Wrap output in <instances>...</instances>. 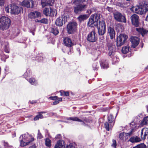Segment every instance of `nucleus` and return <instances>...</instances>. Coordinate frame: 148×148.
I'll return each instance as SVG.
<instances>
[{"mask_svg":"<svg viewBox=\"0 0 148 148\" xmlns=\"http://www.w3.org/2000/svg\"><path fill=\"white\" fill-rule=\"evenodd\" d=\"M83 2L82 0H75L73 3L76 5L74 8V11L76 14H79L81 12L84 11L87 8L86 4H82Z\"/></svg>","mask_w":148,"mask_h":148,"instance_id":"1","label":"nucleus"},{"mask_svg":"<svg viewBox=\"0 0 148 148\" xmlns=\"http://www.w3.org/2000/svg\"><path fill=\"white\" fill-rule=\"evenodd\" d=\"M11 24L10 19L5 16H2L0 18V29L3 30L7 29Z\"/></svg>","mask_w":148,"mask_h":148,"instance_id":"2","label":"nucleus"},{"mask_svg":"<svg viewBox=\"0 0 148 148\" xmlns=\"http://www.w3.org/2000/svg\"><path fill=\"white\" fill-rule=\"evenodd\" d=\"M22 138L26 141H28L27 142H25L23 140H21L20 145L21 147L25 146L29 144L31 142L33 141L34 140V138L32 137V136L29 135L28 133H27L21 135L20 137V139Z\"/></svg>","mask_w":148,"mask_h":148,"instance_id":"3","label":"nucleus"},{"mask_svg":"<svg viewBox=\"0 0 148 148\" xmlns=\"http://www.w3.org/2000/svg\"><path fill=\"white\" fill-rule=\"evenodd\" d=\"M128 38L127 36L124 34H120L116 40V45L117 47H120L125 43V41Z\"/></svg>","mask_w":148,"mask_h":148,"instance_id":"4","label":"nucleus"},{"mask_svg":"<svg viewBox=\"0 0 148 148\" xmlns=\"http://www.w3.org/2000/svg\"><path fill=\"white\" fill-rule=\"evenodd\" d=\"M133 130L132 129L130 132L129 133L122 132L119 135L120 140L122 142L126 141L131 136L133 132Z\"/></svg>","mask_w":148,"mask_h":148,"instance_id":"5","label":"nucleus"},{"mask_svg":"<svg viewBox=\"0 0 148 148\" xmlns=\"http://www.w3.org/2000/svg\"><path fill=\"white\" fill-rule=\"evenodd\" d=\"M77 25V23L75 22L69 23L67 26V30L68 33L71 34L75 32L76 30Z\"/></svg>","mask_w":148,"mask_h":148,"instance_id":"6","label":"nucleus"},{"mask_svg":"<svg viewBox=\"0 0 148 148\" xmlns=\"http://www.w3.org/2000/svg\"><path fill=\"white\" fill-rule=\"evenodd\" d=\"M114 19L117 21L125 23L126 20L125 16L119 12H116L114 13Z\"/></svg>","mask_w":148,"mask_h":148,"instance_id":"7","label":"nucleus"},{"mask_svg":"<svg viewBox=\"0 0 148 148\" xmlns=\"http://www.w3.org/2000/svg\"><path fill=\"white\" fill-rule=\"evenodd\" d=\"M107 49L108 51V55L110 56H113L114 55L116 48L115 46L112 43L108 42L107 44Z\"/></svg>","mask_w":148,"mask_h":148,"instance_id":"8","label":"nucleus"},{"mask_svg":"<svg viewBox=\"0 0 148 148\" xmlns=\"http://www.w3.org/2000/svg\"><path fill=\"white\" fill-rule=\"evenodd\" d=\"M97 39V34L94 31H92L87 36V40L90 42H94Z\"/></svg>","mask_w":148,"mask_h":148,"instance_id":"9","label":"nucleus"},{"mask_svg":"<svg viewBox=\"0 0 148 148\" xmlns=\"http://www.w3.org/2000/svg\"><path fill=\"white\" fill-rule=\"evenodd\" d=\"M55 13V10L51 7L46 8L43 10V14L47 16H53Z\"/></svg>","mask_w":148,"mask_h":148,"instance_id":"10","label":"nucleus"},{"mask_svg":"<svg viewBox=\"0 0 148 148\" xmlns=\"http://www.w3.org/2000/svg\"><path fill=\"white\" fill-rule=\"evenodd\" d=\"M21 8L18 7L14 4H12L11 6V13L12 14H18L20 12Z\"/></svg>","mask_w":148,"mask_h":148,"instance_id":"11","label":"nucleus"},{"mask_svg":"<svg viewBox=\"0 0 148 148\" xmlns=\"http://www.w3.org/2000/svg\"><path fill=\"white\" fill-rule=\"evenodd\" d=\"M98 32L99 35H103L106 32V25L104 22H102L99 27H97Z\"/></svg>","mask_w":148,"mask_h":148,"instance_id":"12","label":"nucleus"},{"mask_svg":"<svg viewBox=\"0 0 148 148\" xmlns=\"http://www.w3.org/2000/svg\"><path fill=\"white\" fill-rule=\"evenodd\" d=\"M22 5L27 8H33L34 2L32 0H24L22 2Z\"/></svg>","mask_w":148,"mask_h":148,"instance_id":"13","label":"nucleus"},{"mask_svg":"<svg viewBox=\"0 0 148 148\" xmlns=\"http://www.w3.org/2000/svg\"><path fill=\"white\" fill-rule=\"evenodd\" d=\"M130 40L132 44V46L134 48H135L139 44L140 39L138 37L132 36Z\"/></svg>","mask_w":148,"mask_h":148,"instance_id":"14","label":"nucleus"},{"mask_svg":"<svg viewBox=\"0 0 148 148\" xmlns=\"http://www.w3.org/2000/svg\"><path fill=\"white\" fill-rule=\"evenodd\" d=\"M131 20L132 24L135 27H137L139 25V17L136 14H134L131 17Z\"/></svg>","mask_w":148,"mask_h":148,"instance_id":"15","label":"nucleus"},{"mask_svg":"<svg viewBox=\"0 0 148 148\" xmlns=\"http://www.w3.org/2000/svg\"><path fill=\"white\" fill-rule=\"evenodd\" d=\"M41 16V13L40 12L34 11L30 13L28 15V17L30 18L34 19L36 18L40 17Z\"/></svg>","mask_w":148,"mask_h":148,"instance_id":"16","label":"nucleus"},{"mask_svg":"<svg viewBox=\"0 0 148 148\" xmlns=\"http://www.w3.org/2000/svg\"><path fill=\"white\" fill-rule=\"evenodd\" d=\"M66 18V17H65L64 16L62 17H60L58 18L56 21V25L61 26L62 25L63 22L64 23L66 21V20H65V18Z\"/></svg>","mask_w":148,"mask_h":148,"instance_id":"17","label":"nucleus"},{"mask_svg":"<svg viewBox=\"0 0 148 148\" xmlns=\"http://www.w3.org/2000/svg\"><path fill=\"white\" fill-rule=\"evenodd\" d=\"M140 136L142 139L145 140L147 137L148 138V128H143L141 130Z\"/></svg>","mask_w":148,"mask_h":148,"instance_id":"18","label":"nucleus"},{"mask_svg":"<svg viewBox=\"0 0 148 148\" xmlns=\"http://www.w3.org/2000/svg\"><path fill=\"white\" fill-rule=\"evenodd\" d=\"M63 42L65 45L68 47H71L73 45L71 39L68 37L64 38Z\"/></svg>","mask_w":148,"mask_h":148,"instance_id":"19","label":"nucleus"},{"mask_svg":"<svg viewBox=\"0 0 148 148\" xmlns=\"http://www.w3.org/2000/svg\"><path fill=\"white\" fill-rule=\"evenodd\" d=\"M65 144L63 140H59L57 142L54 148H64Z\"/></svg>","mask_w":148,"mask_h":148,"instance_id":"20","label":"nucleus"},{"mask_svg":"<svg viewBox=\"0 0 148 148\" xmlns=\"http://www.w3.org/2000/svg\"><path fill=\"white\" fill-rule=\"evenodd\" d=\"M108 33L109 34L111 39H113V38H114L115 33L114 29L113 28L111 27H108Z\"/></svg>","mask_w":148,"mask_h":148,"instance_id":"21","label":"nucleus"},{"mask_svg":"<svg viewBox=\"0 0 148 148\" xmlns=\"http://www.w3.org/2000/svg\"><path fill=\"white\" fill-rule=\"evenodd\" d=\"M135 10L136 13L140 14H142L144 12V9L139 6H136Z\"/></svg>","mask_w":148,"mask_h":148,"instance_id":"22","label":"nucleus"},{"mask_svg":"<svg viewBox=\"0 0 148 148\" xmlns=\"http://www.w3.org/2000/svg\"><path fill=\"white\" fill-rule=\"evenodd\" d=\"M136 30L140 33L143 36L147 34L148 32L147 30L143 28H136Z\"/></svg>","mask_w":148,"mask_h":148,"instance_id":"23","label":"nucleus"},{"mask_svg":"<svg viewBox=\"0 0 148 148\" xmlns=\"http://www.w3.org/2000/svg\"><path fill=\"white\" fill-rule=\"evenodd\" d=\"M97 23H96L90 17L88 23V25L90 27H93L97 25Z\"/></svg>","mask_w":148,"mask_h":148,"instance_id":"24","label":"nucleus"},{"mask_svg":"<svg viewBox=\"0 0 148 148\" xmlns=\"http://www.w3.org/2000/svg\"><path fill=\"white\" fill-rule=\"evenodd\" d=\"M88 17V16L87 14H82L79 15L77 18V19L81 22L87 19Z\"/></svg>","mask_w":148,"mask_h":148,"instance_id":"25","label":"nucleus"},{"mask_svg":"<svg viewBox=\"0 0 148 148\" xmlns=\"http://www.w3.org/2000/svg\"><path fill=\"white\" fill-rule=\"evenodd\" d=\"M54 3V1L53 0H49L47 2H44L42 1L41 4L42 7H44L46 5H52Z\"/></svg>","mask_w":148,"mask_h":148,"instance_id":"26","label":"nucleus"},{"mask_svg":"<svg viewBox=\"0 0 148 148\" xmlns=\"http://www.w3.org/2000/svg\"><path fill=\"white\" fill-rule=\"evenodd\" d=\"M90 17L93 19L95 22L97 23V21L99 19L100 16L98 14H95L91 15Z\"/></svg>","mask_w":148,"mask_h":148,"instance_id":"27","label":"nucleus"},{"mask_svg":"<svg viewBox=\"0 0 148 148\" xmlns=\"http://www.w3.org/2000/svg\"><path fill=\"white\" fill-rule=\"evenodd\" d=\"M114 123H113L112 124V123H110V124L106 122L104 124L106 130L107 131H109L110 129L112 127Z\"/></svg>","mask_w":148,"mask_h":148,"instance_id":"28","label":"nucleus"},{"mask_svg":"<svg viewBox=\"0 0 148 148\" xmlns=\"http://www.w3.org/2000/svg\"><path fill=\"white\" fill-rule=\"evenodd\" d=\"M66 119L68 120H71L73 121L82 122V120L79 119L76 117H68L66 118Z\"/></svg>","mask_w":148,"mask_h":148,"instance_id":"29","label":"nucleus"},{"mask_svg":"<svg viewBox=\"0 0 148 148\" xmlns=\"http://www.w3.org/2000/svg\"><path fill=\"white\" fill-rule=\"evenodd\" d=\"M130 47L127 46L123 47L122 49V51L124 54H126L129 51Z\"/></svg>","mask_w":148,"mask_h":148,"instance_id":"30","label":"nucleus"},{"mask_svg":"<svg viewBox=\"0 0 148 148\" xmlns=\"http://www.w3.org/2000/svg\"><path fill=\"white\" fill-rule=\"evenodd\" d=\"M41 113H45V112H39V114L37 115L36 116H35L34 120V121H37L39 119H42L43 118L42 115L41 114Z\"/></svg>","mask_w":148,"mask_h":148,"instance_id":"31","label":"nucleus"},{"mask_svg":"<svg viewBox=\"0 0 148 148\" xmlns=\"http://www.w3.org/2000/svg\"><path fill=\"white\" fill-rule=\"evenodd\" d=\"M36 22L41 23H42L47 24L48 23V20L47 18H42L40 20L36 19L35 21Z\"/></svg>","mask_w":148,"mask_h":148,"instance_id":"32","label":"nucleus"},{"mask_svg":"<svg viewBox=\"0 0 148 148\" xmlns=\"http://www.w3.org/2000/svg\"><path fill=\"white\" fill-rule=\"evenodd\" d=\"M148 124V116L144 118L141 122L140 124L143 125Z\"/></svg>","mask_w":148,"mask_h":148,"instance_id":"33","label":"nucleus"},{"mask_svg":"<svg viewBox=\"0 0 148 148\" xmlns=\"http://www.w3.org/2000/svg\"><path fill=\"white\" fill-rule=\"evenodd\" d=\"M100 65L101 67L104 69L107 68L109 67L108 63L106 61L105 62L102 61L100 63Z\"/></svg>","mask_w":148,"mask_h":148,"instance_id":"34","label":"nucleus"},{"mask_svg":"<svg viewBox=\"0 0 148 148\" xmlns=\"http://www.w3.org/2000/svg\"><path fill=\"white\" fill-rule=\"evenodd\" d=\"M113 56V57L112 56H111L112 60V64H115L116 63L118 62L119 61V58L116 56H114V55Z\"/></svg>","mask_w":148,"mask_h":148,"instance_id":"35","label":"nucleus"},{"mask_svg":"<svg viewBox=\"0 0 148 148\" xmlns=\"http://www.w3.org/2000/svg\"><path fill=\"white\" fill-rule=\"evenodd\" d=\"M108 121L110 123H112L114 122V119L113 118V116L111 114H110L108 115Z\"/></svg>","mask_w":148,"mask_h":148,"instance_id":"36","label":"nucleus"},{"mask_svg":"<svg viewBox=\"0 0 148 148\" xmlns=\"http://www.w3.org/2000/svg\"><path fill=\"white\" fill-rule=\"evenodd\" d=\"M28 81L32 85H36L37 83L35 79L33 78H31L29 79Z\"/></svg>","mask_w":148,"mask_h":148,"instance_id":"37","label":"nucleus"},{"mask_svg":"<svg viewBox=\"0 0 148 148\" xmlns=\"http://www.w3.org/2000/svg\"><path fill=\"white\" fill-rule=\"evenodd\" d=\"M51 32L55 36L57 35L59 33L58 30L56 28H52L51 29Z\"/></svg>","mask_w":148,"mask_h":148,"instance_id":"38","label":"nucleus"},{"mask_svg":"<svg viewBox=\"0 0 148 148\" xmlns=\"http://www.w3.org/2000/svg\"><path fill=\"white\" fill-rule=\"evenodd\" d=\"M45 144L47 147H50L51 145V140L49 138H46L45 141Z\"/></svg>","mask_w":148,"mask_h":148,"instance_id":"39","label":"nucleus"},{"mask_svg":"<svg viewBox=\"0 0 148 148\" xmlns=\"http://www.w3.org/2000/svg\"><path fill=\"white\" fill-rule=\"evenodd\" d=\"M99 64L96 62H94L92 65L93 69L94 70H97L98 68Z\"/></svg>","mask_w":148,"mask_h":148,"instance_id":"40","label":"nucleus"},{"mask_svg":"<svg viewBox=\"0 0 148 148\" xmlns=\"http://www.w3.org/2000/svg\"><path fill=\"white\" fill-rule=\"evenodd\" d=\"M145 145L144 143H141L133 147V148H144Z\"/></svg>","mask_w":148,"mask_h":148,"instance_id":"41","label":"nucleus"},{"mask_svg":"<svg viewBox=\"0 0 148 148\" xmlns=\"http://www.w3.org/2000/svg\"><path fill=\"white\" fill-rule=\"evenodd\" d=\"M62 101V98H59L56 100L53 103V105H56L60 101Z\"/></svg>","mask_w":148,"mask_h":148,"instance_id":"42","label":"nucleus"},{"mask_svg":"<svg viewBox=\"0 0 148 148\" xmlns=\"http://www.w3.org/2000/svg\"><path fill=\"white\" fill-rule=\"evenodd\" d=\"M4 51L7 53H9L10 52V49L8 45H7L4 47Z\"/></svg>","mask_w":148,"mask_h":148,"instance_id":"43","label":"nucleus"},{"mask_svg":"<svg viewBox=\"0 0 148 148\" xmlns=\"http://www.w3.org/2000/svg\"><path fill=\"white\" fill-rule=\"evenodd\" d=\"M116 140H112V144L111 145V146L114 148H116Z\"/></svg>","mask_w":148,"mask_h":148,"instance_id":"44","label":"nucleus"},{"mask_svg":"<svg viewBox=\"0 0 148 148\" xmlns=\"http://www.w3.org/2000/svg\"><path fill=\"white\" fill-rule=\"evenodd\" d=\"M134 140L135 143H136L141 141V139L139 137L136 136V137H134Z\"/></svg>","mask_w":148,"mask_h":148,"instance_id":"45","label":"nucleus"},{"mask_svg":"<svg viewBox=\"0 0 148 148\" xmlns=\"http://www.w3.org/2000/svg\"><path fill=\"white\" fill-rule=\"evenodd\" d=\"M61 95L68 96L69 95V93L68 92H63L61 94Z\"/></svg>","mask_w":148,"mask_h":148,"instance_id":"46","label":"nucleus"},{"mask_svg":"<svg viewBox=\"0 0 148 148\" xmlns=\"http://www.w3.org/2000/svg\"><path fill=\"white\" fill-rule=\"evenodd\" d=\"M37 138L39 139L42 138V136L41 133H40L39 130H38Z\"/></svg>","mask_w":148,"mask_h":148,"instance_id":"47","label":"nucleus"},{"mask_svg":"<svg viewBox=\"0 0 148 148\" xmlns=\"http://www.w3.org/2000/svg\"><path fill=\"white\" fill-rule=\"evenodd\" d=\"M134 140V137H132L128 141H130L132 143H135Z\"/></svg>","mask_w":148,"mask_h":148,"instance_id":"48","label":"nucleus"},{"mask_svg":"<svg viewBox=\"0 0 148 148\" xmlns=\"http://www.w3.org/2000/svg\"><path fill=\"white\" fill-rule=\"evenodd\" d=\"M49 98L52 100H56L58 99V97L57 96H55L54 97H49Z\"/></svg>","mask_w":148,"mask_h":148,"instance_id":"49","label":"nucleus"},{"mask_svg":"<svg viewBox=\"0 0 148 148\" xmlns=\"http://www.w3.org/2000/svg\"><path fill=\"white\" fill-rule=\"evenodd\" d=\"M62 136L61 134H58L56 135L55 138L56 139H60L62 138Z\"/></svg>","mask_w":148,"mask_h":148,"instance_id":"50","label":"nucleus"},{"mask_svg":"<svg viewBox=\"0 0 148 148\" xmlns=\"http://www.w3.org/2000/svg\"><path fill=\"white\" fill-rule=\"evenodd\" d=\"M124 4L122 3H118V5L119 6L123 7L124 6Z\"/></svg>","mask_w":148,"mask_h":148,"instance_id":"51","label":"nucleus"},{"mask_svg":"<svg viewBox=\"0 0 148 148\" xmlns=\"http://www.w3.org/2000/svg\"><path fill=\"white\" fill-rule=\"evenodd\" d=\"M4 4V1L3 0H0V6H2Z\"/></svg>","mask_w":148,"mask_h":148,"instance_id":"52","label":"nucleus"},{"mask_svg":"<svg viewBox=\"0 0 148 148\" xmlns=\"http://www.w3.org/2000/svg\"><path fill=\"white\" fill-rule=\"evenodd\" d=\"M5 11L7 13L9 12V7H6L5 8Z\"/></svg>","mask_w":148,"mask_h":148,"instance_id":"53","label":"nucleus"},{"mask_svg":"<svg viewBox=\"0 0 148 148\" xmlns=\"http://www.w3.org/2000/svg\"><path fill=\"white\" fill-rule=\"evenodd\" d=\"M4 145L5 147H7L8 146V143H7L4 142Z\"/></svg>","mask_w":148,"mask_h":148,"instance_id":"54","label":"nucleus"},{"mask_svg":"<svg viewBox=\"0 0 148 148\" xmlns=\"http://www.w3.org/2000/svg\"><path fill=\"white\" fill-rule=\"evenodd\" d=\"M72 147L71 145H67L66 148H72Z\"/></svg>","mask_w":148,"mask_h":148,"instance_id":"55","label":"nucleus"},{"mask_svg":"<svg viewBox=\"0 0 148 148\" xmlns=\"http://www.w3.org/2000/svg\"><path fill=\"white\" fill-rule=\"evenodd\" d=\"M39 58H40V60H39L40 62L41 61H42V59H43V58L42 57H40Z\"/></svg>","mask_w":148,"mask_h":148,"instance_id":"56","label":"nucleus"},{"mask_svg":"<svg viewBox=\"0 0 148 148\" xmlns=\"http://www.w3.org/2000/svg\"><path fill=\"white\" fill-rule=\"evenodd\" d=\"M146 20L148 21V14L146 17Z\"/></svg>","mask_w":148,"mask_h":148,"instance_id":"57","label":"nucleus"},{"mask_svg":"<svg viewBox=\"0 0 148 148\" xmlns=\"http://www.w3.org/2000/svg\"><path fill=\"white\" fill-rule=\"evenodd\" d=\"M82 125H85V123L82 121Z\"/></svg>","mask_w":148,"mask_h":148,"instance_id":"58","label":"nucleus"},{"mask_svg":"<svg viewBox=\"0 0 148 148\" xmlns=\"http://www.w3.org/2000/svg\"><path fill=\"white\" fill-rule=\"evenodd\" d=\"M34 103H36V102H30V103H32V104H33Z\"/></svg>","mask_w":148,"mask_h":148,"instance_id":"59","label":"nucleus"},{"mask_svg":"<svg viewBox=\"0 0 148 148\" xmlns=\"http://www.w3.org/2000/svg\"><path fill=\"white\" fill-rule=\"evenodd\" d=\"M144 148H148V147H147L145 145V146L144 147Z\"/></svg>","mask_w":148,"mask_h":148,"instance_id":"60","label":"nucleus"},{"mask_svg":"<svg viewBox=\"0 0 148 148\" xmlns=\"http://www.w3.org/2000/svg\"><path fill=\"white\" fill-rule=\"evenodd\" d=\"M127 1H130L131 0H126Z\"/></svg>","mask_w":148,"mask_h":148,"instance_id":"61","label":"nucleus"},{"mask_svg":"<svg viewBox=\"0 0 148 148\" xmlns=\"http://www.w3.org/2000/svg\"><path fill=\"white\" fill-rule=\"evenodd\" d=\"M56 14H57V12H56V15H56Z\"/></svg>","mask_w":148,"mask_h":148,"instance_id":"62","label":"nucleus"},{"mask_svg":"<svg viewBox=\"0 0 148 148\" xmlns=\"http://www.w3.org/2000/svg\"><path fill=\"white\" fill-rule=\"evenodd\" d=\"M103 40V39H102V40Z\"/></svg>","mask_w":148,"mask_h":148,"instance_id":"63","label":"nucleus"},{"mask_svg":"<svg viewBox=\"0 0 148 148\" xmlns=\"http://www.w3.org/2000/svg\"><path fill=\"white\" fill-rule=\"evenodd\" d=\"M147 68H148V66H147Z\"/></svg>","mask_w":148,"mask_h":148,"instance_id":"64","label":"nucleus"}]
</instances>
